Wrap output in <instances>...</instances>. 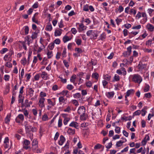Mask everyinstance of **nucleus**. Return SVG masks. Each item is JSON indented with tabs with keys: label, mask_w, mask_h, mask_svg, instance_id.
I'll list each match as a JSON object with an SVG mask.
<instances>
[{
	"label": "nucleus",
	"mask_w": 154,
	"mask_h": 154,
	"mask_svg": "<svg viewBox=\"0 0 154 154\" xmlns=\"http://www.w3.org/2000/svg\"><path fill=\"white\" fill-rule=\"evenodd\" d=\"M10 76L8 75H5L4 76V79L5 81L7 82L9 80Z\"/></svg>",
	"instance_id": "obj_64"
},
{
	"label": "nucleus",
	"mask_w": 154,
	"mask_h": 154,
	"mask_svg": "<svg viewBox=\"0 0 154 154\" xmlns=\"http://www.w3.org/2000/svg\"><path fill=\"white\" fill-rule=\"evenodd\" d=\"M45 30L48 31H51L52 29V27L51 24L50 23H48L46 26Z\"/></svg>",
	"instance_id": "obj_31"
},
{
	"label": "nucleus",
	"mask_w": 154,
	"mask_h": 154,
	"mask_svg": "<svg viewBox=\"0 0 154 154\" xmlns=\"http://www.w3.org/2000/svg\"><path fill=\"white\" fill-rule=\"evenodd\" d=\"M39 96V98L45 99L44 97H46L47 94L45 92L42 91L40 93Z\"/></svg>",
	"instance_id": "obj_32"
},
{
	"label": "nucleus",
	"mask_w": 154,
	"mask_h": 154,
	"mask_svg": "<svg viewBox=\"0 0 154 154\" xmlns=\"http://www.w3.org/2000/svg\"><path fill=\"white\" fill-rule=\"evenodd\" d=\"M76 26L78 25V30L79 32H83L87 28V26H85L83 23H76Z\"/></svg>",
	"instance_id": "obj_4"
},
{
	"label": "nucleus",
	"mask_w": 154,
	"mask_h": 154,
	"mask_svg": "<svg viewBox=\"0 0 154 154\" xmlns=\"http://www.w3.org/2000/svg\"><path fill=\"white\" fill-rule=\"evenodd\" d=\"M14 51L12 49H10L9 50V52L7 54L9 57H11L14 54Z\"/></svg>",
	"instance_id": "obj_38"
},
{
	"label": "nucleus",
	"mask_w": 154,
	"mask_h": 154,
	"mask_svg": "<svg viewBox=\"0 0 154 154\" xmlns=\"http://www.w3.org/2000/svg\"><path fill=\"white\" fill-rule=\"evenodd\" d=\"M47 101L48 104L49 105H50L53 106H54L56 104L55 102H53L51 99H47Z\"/></svg>",
	"instance_id": "obj_33"
},
{
	"label": "nucleus",
	"mask_w": 154,
	"mask_h": 154,
	"mask_svg": "<svg viewBox=\"0 0 154 154\" xmlns=\"http://www.w3.org/2000/svg\"><path fill=\"white\" fill-rule=\"evenodd\" d=\"M23 29H24L25 32L24 33H22L21 31H20V33L23 35H27L29 32V28L28 26H24Z\"/></svg>",
	"instance_id": "obj_22"
},
{
	"label": "nucleus",
	"mask_w": 154,
	"mask_h": 154,
	"mask_svg": "<svg viewBox=\"0 0 154 154\" xmlns=\"http://www.w3.org/2000/svg\"><path fill=\"white\" fill-rule=\"evenodd\" d=\"M24 104L25 105V107H30L29 104V101L28 99H26L25 100Z\"/></svg>",
	"instance_id": "obj_59"
},
{
	"label": "nucleus",
	"mask_w": 154,
	"mask_h": 154,
	"mask_svg": "<svg viewBox=\"0 0 154 154\" xmlns=\"http://www.w3.org/2000/svg\"><path fill=\"white\" fill-rule=\"evenodd\" d=\"M152 39H149L146 42V44L148 46H150L152 43Z\"/></svg>",
	"instance_id": "obj_50"
},
{
	"label": "nucleus",
	"mask_w": 154,
	"mask_h": 154,
	"mask_svg": "<svg viewBox=\"0 0 154 154\" xmlns=\"http://www.w3.org/2000/svg\"><path fill=\"white\" fill-rule=\"evenodd\" d=\"M115 132L117 134H119L121 132V128L120 127L117 126H115Z\"/></svg>",
	"instance_id": "obj_45"
},
{
	"label": "nucleus",
	"mask_w": 154,
	"mask_h": 154,
	"mask_svg": "<svg viewBox=\"0 0 154 154\" xmlns=\"http://www.w3.org/2000/svg\"><path fill=\"white\" fill-rule=\"evenodd\" d=\"M20 43L19 44V47L20 49H24L25 50H27L26 47L27 43L26 41H19Z\"/></svg>",
	"instance_id": "obj_8"
},
{
	"label": "nucleus",
	"mask_w": 154,
	"mask_h": 154,
	"mask_svg": "<svg viewBox=\"0 0 154 154\" xmlns=\"http://www.w3.org/2000/svg\"><path fill=\"white\" fill-rule=\"evenodd\" d=\"M38 32L37 31L32 32L31 36L32 40L34 39L37 37Z\"/></svg>",
	"instance_id": "obj_29"
},
{
	"label": "nucleus",
	"mask_w": 154,
	"mask_h": 154,
	"mask_svg": "<svg viewBox=\"0 0 154 154\" xmlns=\"http://www.w3.org/2000/svg\"><path fill=\"white\" fill-rule=\"evenodd\" d=\"M69 126L74 127L76 129H78L79 125L77 122L73 121L69 124Z\"/></svg>",
	"instance_id": "obj_17"
},
{
	"label": "nucleus",
	"mask_w": 154,
	"mask_h": 154,
	"mask_svg": "<svg viewBox=\"0 0 154 154\" xmlns=\"http://www.w3.org/2000/svg\"><path fill=\"white\" fill-rule=\"evenodd\" d=\"M10 59H11V57H9L7 54L5 55L3 57V60L5 62L8 61Z\"/></svg>",
	"instance_id": "obj_41"
},
{
	"label": "nucleus",
	"mask_w": 154,
	"mask_h": 154,
	"mask_svg": "<svg viewBox=\"0 0 154 154\" xmlns=\"http://www.w3.org/2000/svg\"><path fill=\"white\" fill-rule=\"evenodd\" d=\"M23 124L25 126V130L26 132H29L32 130V127L31 125H29L27 121H25Z\"/></svg>",
	"instance_id": "obj_9"
},
{
	"label": "nucleus",
	"mask_w": 154,
	"mask_h": 154,
	"mask_svg": "<svg viewBox=\"0 0 154 154\" xmlns=\"http://www.w3.org/2000/svg\"><path fill=\"white\" fill-rule=\"evenodd\" d=\"M47 43L45 45H43V46H41L39 47L38 49L37 50V47H36V48H34V50L35 51H37V53H39L44 48H45V47L46 45H47Z\"/></svg>",
	"instance_id": "obj_24"
},
{
	"label": "nucleus",
	"mask_w": 154,
	"mask_h": 154,
	"mask_svg": "<svg viewBox=\"0 0 154 154\" xmlns=\"http://www.w3.org/2000/svg\"><path fill=\"white\" fill-rule=\"evenodd\" d=\"M81 94L79 93H77L73 94V97L75 98H79L80 97Z\"/></svg>",
	"instance_id": "obj_47"
},
{
	"label": "nucleus",
	"mask_w": 154,
	"mask_h": 154,
	"mask_svg": "<svg viewBox=\"0 0 154 154\" xmlns=\"http://www.w3.org/2000/svg\"><path fill=\"white\" fill-rule=\"evenodd\" d=\"M131 53L127 51H124L123 53V55L124 57H127L129 56L130 54Z\"/></svg>",
	"instance_id": "obj_60"
},
{
	"label": "nucleus",
	"mask_w": 154,
	"mask_h": 154,
	"mask_svg": "<svg viewBox=\"0 0 154 154\" xmlns=\"http://www.w3.org/2000/svg\"><path fill=\"white\" fill-rule=\"evenodd\" d=\"M98 31L97 30H89L86 34L87 36L93 39H95L98 36Z\"/></svg>",
	"instance_id": "obj_3"
},
{
	"label": "nucleus",
	"mask_w": 154,
	"mask_h": 154,
	"mask_svg": "<svg viewBox=\"0 0 154 154\" xmlns=\"http://www.w3.org/2000/svg\"><path fill=\"white\" fill-rule=\"evenodd\" d=\"M75 51L77 52V53L78 54H80L83 52V51L80 48H76L75 49Z\"/></svg>",
	"instance_id": "obj_49"
},
{
	"label": "nucleus",
	"mask_w": 154,
	"mask_h": 154,
	"mask_svg": "<svg viewBox=\"0 0 154 154\" xmlns=\"http://www.w3.org/2000/svg\"><path fill=\"white\" fill-rule=\"evenodd\" d=\"M62 119L60 117L59 118L58 122V127L59 128H60L62 125Z\"/></svg>",
	"instance_id": "obj_43"
},
{
	"label": "nucleus",
	"mask_w": 154,
	"mask_h": 154,
	"mask_svg": "<svg viewBox=\"0 0 154 154\" xmlns=\"http://www.w3.org/2000/svg\"><path fill=\"white\" fill-rule=\"evenodd\" d=\"M123 144L122 141L120 140L116 142V147H119L122 146Z\"/></svg>",
	"instance_id": "obj_55"
},
{
	"label": "nucleus",
	"mask_w": 154,
	"mask_h": 154,
	"mask_svg": "<svg viewBox=\"0 0 154 154\" xmlns=\"http://www.w3.org/2000/svg\"><path fill=\"white\" fill-rule=\"evenodd\" d=\"M141 111L140 110H138L133 113V116H134L139 115L141 113Z\"/></svg>",
	"instance_id": "obj_53"
},
{
	"label": "nucleus",
	"mask_w": 154,
	"mask_h": 154,
	"mask_svg": "<svg viewBox=\"0 0 154 154\" xmlns=\"http://www.w3.org/2000/svg\"><path fill=\"white\" fill-rule=\"evenodd\" d=\"M62 30L60 29H56L54 31V36L55 37L60 36L62 33Z\"/></svg>",
	"instance_id": "obj_19"
},
{
	"label": "nucleus",
	"mask_w": 154,
	"mask_h": 154,
	"mask_svg": "<svg viewBox=\"0 0 154 154\" xmlns=\"http://www.w3.org/2000/svg\"><path fill=\"white\" fill-rule=\"evenodd\" d=\"M129 79H130L132 82L139 84H140L143 81L142 77L137 74L130 75Z\"/></svg>",
	"instance_id": "obj_2"
},
{
	"label": "nucleus",
	"mask_w": 154,
	"mask_h": 154,
	"mask_svg": "<svg viewBox=\"0 0 154 154\" xmlns=\"http://www.w3.org/2000/svg\"><path fill=\"white\" fill-rule=\"evenodd\" d=\"M141 26L139 24L137 25L134 26L132 27V29H133L139 30L141 29Z\"/></svg>",
	"instance_id": "obj_39"
},
{
	"label": "nucleus",
	"mask_w": 154,
	"mask_h": 154,
	"mask_svg": "<svg viewBox=\"0 0 154 154\" xmlns=\"http://www.w3.org/2000/svg\"><path fill=\"white\" fill-rule=\"evenodd\" d=\"M120 77L117 74H115L113 78V82L118 81L120 80Z\"/></svg>",
	"instance_id": "obj_35"
},
{
	"label": "nucleus",
	"mask_w": 154,
	"mask_h": 154,
	"mask_svg": "<svg viewBox=\"0 0 154 154\" xmlns=\"http://www.w3.org/2000/svg\"><path fill=\"white\" fill-rule=\"evenodd\" d=\"M147 20V17H144L140 21V23L143 24H144Z\"/></svg>",
	"instance_id": "obj_46"
},
{
	"label": "nucleus",
	"mask_w": 154,
	"mask_h": 154,
	"mask_svg": "<svg viewBox=\"0 0 154 154\" xmlns=\"http://www.w3.org/2000/svg\"><path fill=\"white\" fill-rule=\"evenodd\" d=\"M148 31L152 32L154 31V26L150 23H147L145 26Z\"/></svg>",
	"instance_id": "obj_11"
},
{
	"label": "nucleus",
	"mask_w": 154,
	"mask_h": 154,
	"mask_svg": "<svg viewBox=\"0 0 154 154\" xmlns=\"http://www.w3.org/2000/svg\"><path fill=\"white\" fill-rule=\"evenodd\" d=\"M3 146L5 149L8 148L9 147V139L7 137H6L5 138Z\"/></svg>",
	"instance_id": "obj_10"
},
{
	"label": "nucleus",
	"mask_w": 154,
	"mask_h": 154,
	"mask_svg": "<svg viewBox=\"0 0 154 154\" xmlns=\"http://www.w3.org/2000/svg\"><path fill=\"white\" fill-rule=\"evenodd\" d=\"M71 102L76 106H78L79 105V103L76 100H72Z\"/></svg>",
	"instance_id": "obj_51"
},
{
	"label": "nucleus",
	"mask_w": 154,
	"mask_h": 154,
	"mask_svg": "<svg viewBox=\"0 0 154 154\" xmlns=\"http://www.w3.org/2000/svg\"><path fill=\"white\" fill-rule=\"evenodd\" d=\"M115 94L114 91L108 92L106 93V96L109 98H112Z\"/></svg>",
	"instance_id": "obj_23"
},
{
	"label": "nucleus",
	"mask_w": 154,
	"mask_h": 154,
	"mask_svg": "<svg viewBox=\"0 0 154 154\" xmlns=\"http://www.w3.org/2000/svg\"><path fill=\"white\" fill-rule=\"evenodd\" d=\"M45 99H38V105L40 109H43L45 108Z\"/></svg>",
	"instance_id": "obj_6"
},
{
	"label": "nucleus",
	"mask_w": 154,
	"mask_h": 154,
	"mask_svg": "<svg viewBox=\"0 0 154 154\" xmlns=\"http://www.w3.org/2000/svg\"><path fill=\"white\" fill-rule=\"evenodd\" d=\"M66 48H64L63 49V52L62 54V57L63 58L65 57L66 56Z\"/></svg>",
	"instance_id": "obj_56"
},
{
	"label": "nucleus",
	"mask_w": 154,
	"mask_h": 154,
	"mask_svg": "<svg viewBox=\"0 0 154 154\" xmlns=\"http://www.w3.org/2000/svg\"><path fill=\"white\" fill-rule=\"evenodd\" d=\"M11 117V115L10 113H8L5 119V123L8 125L9 124Z\"/></svg>",
	"instance_id": "obj_16"
},
{
	"label": "nucleus",
	"mask_w": 154,
	"mask_h": 154,
	"mask_svg": "<svg viewBox=\"0 0 154 154\" xmlns=\"http://www.w3.org/2000/svg\"><path fill=\"white\" fill-rule=\"evenodd\" d=\"M76 78V75L75 74L72 75L70 79V81L71 82L73 83L75 86H76L77 83L75 82Z\"/></svg>",
	"instance_id": "obj_21"
},
{
	"label": "nucleus",
	"mask_w": 154,
	"mask_h": 154,
	"mask_svg": "<svg viewBox=\"0 0 154 154\" xmlns=\"http://www.w3.org/2000/svg\"><path fill=\"white\" fill-rule=\"evenodd\" d=\"M67 116L68 115L66 114H63V117L64 118L63 123L65 125H66L70 120V118L69 117H67Z\"/></svg>",
	"instance_id": "obj_13"
},
{
	"label": "nucleus",
	"mask_w": 154,
	"mask_h": 154,
	"mask_svg": "<svg viewBox=\"0 0 154 154\" xmlns=\"http://www.w3.org/2000/svg\"><path fill=\"white\" fill-rule=\"evenodd\" d=\"M22 110L25 116L27 118H28L29 113L28 110L25 109H23Z\"/></svg>",
	"instance_id": "obj_37"
},
{
	"label": "nucleus",
	"mask_w": 154,
	"mask_h": 154,
	"mask_svg": "<svg viewBox=\"0 0 154 154\" xmlns=\"http://www.w3.org/2000/svg\"><path fill=\"white\" fill-rule=\"evenodd\" d=\"M34 92V90L32 88H29L26 95L27 97H29V98H30L33 97Z\"/></svg>",
	"instance_id": "obj_14"
},
{
	"label": "nucleus",
	"mask_w": 154,
	"mask_h": 154,
	"mask_svg": "<svg viewBox=\"0 0 154 154\" xmlns=\"http://www.w3.org/2000/svg\"><path fill=\"white\" fill-rule=\"evenodd\" d=\"M71 111V108L70 106H68L63 110V111L64 112H70Z\"/></svg>",
	"instance_id": "obj_54"
},
{
	"label": "nucleus",
	"mask_w": 154,
	"mask_h": 154,
	"mask_svg": "<svg viewBox=\"0 0 154 154\" xmlns=\"http://www.w3.org/2000/svg\"><path fill=\"white\" fill-rule=\"evenodd\" d=\"M147 109V107L146 106H145L141 110V111L143 112L141 113V115L142 116H144L146 114L147 111H146V109Z\"/></svg>",
	"instance_id": "obj_42"
},
{
	"label": "nucleus",
	"mask_w": 154,
	"mask_h": 154,
	"mask_svg": "<svg viewBox=\"0 0 154 154\" xmlns=\"http://www.w3.org/2000/svg\"><path fill=\"white\" fill-rule=\"evenodd\" d=\"M38 12L35 13L33 16L32 18V20L33 22L35 23H38V21L36 19V17L38 15Z\"/></svg>",
	"instance_id": "obj_26"
},
{
	"label": "nucleus",
	"mask_w": 154,
	"mask_h": 154,
	"mask_svg": "<svg viewBox=\"0 0 154 154\" xmlns=\"http://www.w3.org/2000/svg\"><path fill=\"white\" fill-rule=\"evenodd\" d=\"M134 90L133 89L128 90L126 93L125 98H127V97H129L130 95L133 94L134 93Z\"/></svg>",
	"instance_id": "obj_27"
},
{
	"label": "nucleus",
	"mask_w": 154,
	"mask_h": 154,
	"mask_svg": "<svg viewBox=\"0 0 154 154\" xmlns=\"http://www.w3.org/2000/svg\"><path fill=\"white\" fill-rule=\"evenodd\" d=\"M106 38V34L105 32H103L99 37V40L104 41Z\"/></svg>",
	"instance_id": "obj_25"
},
{
	"label": "nucleus",
	"mask_w": 154,
	"mask_h": 154,
	"mask_svg": "<svg viewBox=\"0 0 154 154\" xmlns=\"http://www.w3.org/2000/svg\"><path fill=\"white\" fill-rule=\"evenodd\" d=\"M153 11H154V9L150 8L148 9L147 10V12L148 13L150 17L152 16V13Z\"/></svg>",
	"instance_id": "obj_36"
},
{
	"label": "nucleus",
	"mask_w": 154,
	"mask_h": 154,
	"mask_svg": "<svg viewBox=\"0 0 154 154\" xmlns=\"http://www.w3.org/2000/svg\"><path fill=\"white\" fill-rule=\"evenodd\" d=\"M54 43L52 42L50 43L48 45L49 49L51 50H52L54 47Z\"/></svg>",
	"instance_id": "obj_62"
},
{
	"label": "nucleus",
	"mask_w": 154,
	"mask_h": 154,
	"mask_svg": "<svg viewBox=\"0 0 154 154\" xmlns=\"http://www.w3.org/2000/svg\"><path fill=\"white\" fill-rule=\"evenodd\" d=\"M32 146H38V141L37 139H34L32 141Z\"/></svg>",
	"instance_id": "obj_57"
},
{
	"label": "nucleus",
	"mask_w": 154,
	"mask_h": 154,
	"mask_svg": "<svg viewBox=\"0 0 154 154\" xmlns=\"http://www.w3.org/2000/svg\"><path fill=\"white\" fill-rule=\"evenodd\" d=\"M149 88L150 86L149 85L147 84H146L145 86L144 90V92H146L148 91L149 90Z\"/></svg>",
	"instance_id": "obj_44"
},
{
	"label": "nucleus",
	"mask_w": 154,
	"mask_h": 154,
	"mask_svg": "<svg viewBox=\"0 0 154 154\" xmlns=\"http://www.w3.org/2000/svg\"><path fill=\"white\" fill-rule=\"evenodd\" d=\"M24 41H26L27 44L29 46L30 44L32 43V41L30 39V36L28 35L25 37Z\"/></svg>",
	"instance_id": "obj_20"
},
{
	"label": "nucleus",
	"mask_w": 154,
	"mask_h": 154,
	"mask_svg": "<svg viewBox=\"0 0 154 154\" xmlns=\"http://www.w3.org/2000/svg\"><path fill=\"white\" fill-rule=\"evenodd\" d=\"M66 88L69 90H71L74 88V86L71 84H69L66 86Z\"/></svg>",
	"instance_id": "obj_61"
},
{
	"label": "nucleus",
	"mask_w": 154,
	"mask_h": 154,
	"mask_svg": "<svg viewBox=\"0 0 154 154\" xmlns=\"http://www.w3.org/2000/svg\"><path fill=\"white\" fill-rule=\"evenodd\" d=\"M68 92V91L66 90H64L60 93V94L64 96H66Z\"/></svg>",
	"instance_id": "obj_58"
},
{
	"label": "nucleus",
	"mask_w": 154,
	"mask_h": 154,
	"mask_svg": "<svg viewBox=\"0 0 154 154\" xmlns=\"http://www.w3.org/2000/svg\"><path fill=\"white\" fill-rule=\"evenodd\" d=\"M89 6L88 5H84L83 7V10L85 11H89Z\"/></svg>",
	"instance_id": "obj_63"
},
{
	"label": "nucleus",
	"mask_w": 154,
	"mask_h": 154,
	"mask_svg": "<svg viewBox=\"0 0 154 154\" xmlns=\"http://www.w3.org/2000/svg\"><path fill=\"white\" fill-rule=\"evenodd\" d=\"M47 55L48 56V58L49 59L51 58L53 56L52 52L51 51H48Z\"/></svg>",
	"instance_id": "obj_48"
},
{
	"label": "nucleus",
	"mask_w": 154,
	"mask_h": 154,
	"mask_svg": "<svg viewBox=\"0 0 154 154\" xmlns=\"http://www.w3.org/2000/svg\"><path fill=\"white\" fill-rule=\"evenodd\" d=\"M41 76L42 79L45 80H47L49 79L48 75L45 71H43L41 75Z\"/></svg>",
	"instance_id": "obj_15"
},
{
	"label": "nucleus",
	"mask_w": 154,
	"mask_h": 154,
	"mask_svg": "<svg viewBox=\"0 0 154 154\" xmlns=\"http://www.w3.org/2000/svg\"><path fill=\"white\" fill-rule=\"evenodd\" d=\"M65 140V138L63 135H60V137L59 140L58 141V144L60 146L62 145Z\"/></svg>",
	"instance_id": "obj_18"
},
{
	"label": "nucleus",
	"mask_w": 154,
	"mask_h": 154,
	"mask_svg": "<svg viewBox=\"0 0 154 154\" xmlns=\"http://www.w3.org/2000/svg\"><path fill=\"white\" fill-rule=\"evenodd\" d=\"M30 143V142L29 140L26 139H24L22 142L23 148L26 149H30L31 148L30 146L29 145Z\"/></svg>",
	"instance_id": "obj_5"
},
{
	"label": "nucleus",
	"mask_w": 154,
	"mask_h": 154,
	"mask_svg": "<svg viewBox=\"0 0 154 154\" xmlns=\"http://www.w3.org/2000/svg\"><path fill=\"white\" fill-rule=\"evenodd\" d=\"M78 113L80 115V119L82 121H85L88 118L87 114L85 113V108L83 106H79L78 109Z\"/></svg>",
	"instance_id": "obj_1"
},
{
	"label": "nucleus",
	"mask_w": 154,
	"mask_h": 154,
	"mask_svg": "<svg viewBox=\"0 0 154 154\" xmlns=\"http://www.w3.org/2000/svg\"><path fill=\"white\" fill-rule=\"evenodd\" d=\"M21 63L23 66H28L30 63L27 60V59L25 57H23L20 60Z\"/></svg>",
	"instance_id": "obj_12"
},
{
	"label": "nucleus",
	"mask_w": 154,
	"mask_h": 154,
	"mask_svg": "<svg viewBox=\"0 0 154 154\" xmlns=\"http://www.w3.org/2000/svg\"><path fill=\"white\" fill-rule=\"evenodd\" d=\"M8 51V49L7 48H3L0 51V53L3 54L6 52Z\"/></svg>",
	"instance_id": "obj_52"
},
{
	"label": "nucleus",
	"mask_w": 154,
	"mask_h": 154,
	"mask_svg": "<svg viewBox=\"0 0 154 154\" xmlns=\"http://www.w3.org/2000/svg\"><path fill=\"white\" fill-rule=\"evenodd\" d=\"M71 38L67 36L66 35H64L63 38V40L64 43L70 41Z\"/></svg>",
	"instance_id": "obj_28"
},
{
	"label": "nucleus",
	"mask_w": 154,
	"mask_h": 154,
	"mask_svg": "<svg viewBox=\"0 0 154 154\" xmlns=\"http://www.w3.org/2000/svg\"><path fill=\"white\" fill-rule=\"evenodd\" d=\"M49 119L48 116L47 114H44L42 117V120L43 121H45Z\"/></svg>",
	"instance_id": "obj_40"
},
{
	"label": "nucleus",
	"mask_w": 154,
	"mask_h": 154,
	"mask_svg": "<svg viewBox=\"0 0 154 154\" xmlns=\"http://www.w3.org/2000/svg\"><path fill=\"white\" fill-rule=\"evenodd\" d=\"M75 130L71 128H69L67 131V133L70 135H72L75 134Z\"/></svg>",
	"instance_id": "obj_30"
},
{
	"label": "nucleus",
	"mask_w": 154,
	"mask_h": 154,
	"mask_svg": "<svg viewBox=\"0 0 154 154\" xmlns=\"http://www.w3.org/2000/svg\"><path fill=\"white\" fill-rule=\"evenodd\" d=\"M24 120V116L23 114H19L15 119L16 122L18 123H20L21 122H23Z\"/></svg>",
	"instance_id": "obj_7"
},
{
	"label": "nucleus",
	"mask_w": 154,
	"mask_h": 154,
	"mask_svg": "<svg viewBox=\"0 0 154 154\" xmlns=\"http://www.w3.org/2000/svg\"><path fill=\"white\" fill-rule=\"evenodd\" d=\"M66 101V99L63 96L60 97L59 98V101L60 104H62V103H64Z\"/></svg>",
	"instance_id": "obj_34"
}]
</instances>
